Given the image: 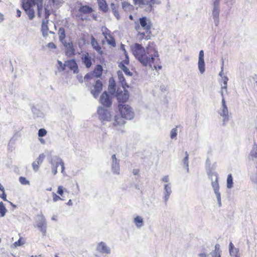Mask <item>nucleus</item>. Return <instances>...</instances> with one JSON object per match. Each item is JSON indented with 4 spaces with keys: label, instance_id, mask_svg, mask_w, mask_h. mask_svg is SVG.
Instances as JSON below:
<instances>
[{
    "label": "nucleus",
    "instance_id": "obj_34",
    "mask_svg": "<svg viewBox=\"0 0 257 257\" xmlns=\"http://www.w3.org/2000/svg\"><path fill=\"white\" fill-rule=\"evenodd\" d=\"M7 212V209H6L4 203L3 202H0V217H4Z\"/></svg>",
    "mask_w": 257,
    "mask_h": 257
},
{
    "label": "nucleus",
    "instance_id": "obj_6",
    "mask_svg": "<svg viewBox=\"0 0 257 257\" xmlns=\"http://www.w3.org/2000/svg\"><path fill=\"white\" fill-rule=\"evenodd\" d=\"M152 2L153 0H133V3L135 6L148 13L153 10Z\"/></svg>",
    "mask_w": 257,
    "mask_h": 257
},
{
    "label": "nucleus",
    "instance_id": "obj_51",
    "mask_svg": "<svg viewBox=\"0 0 257 257\" xmlns=\"http://www.w3.org/2000/svg\"><path fill=\"white\" fill-rule=\"evenodd\" d=\"M204 51L203 50H200L199 53L198 60L204 59Z\"/></svg>",
    "mask_w": 257,
    "mask_h": 257
},
{
    "label": "nucleus",
    "instance_id": "obj_53",
    "mask_svg": "<svg viewBox=\"0 0 257 257\" xmlns=\"http://www.w3.org/2000/svg\"><path fill=\"white\" fill-rule=\"evenodd\" d=\"M124 55L125 56V59L124 60V62L125 64H127L129 63L128 56L126 53V50H124Z\"/></svg>",
    "mask_w": 257,
    "mask_h": 257
},
{
    "label": "nucleus",
    "instance_id": "obj_56",
    "mask_svg": "<svg viewBox=\"0 0 257 257\" xmlns=\"http://www.w3.org/2000/svg\"><path fill=\"white\" fill-rule=\"evenodd\" d=\"M0 197L2 198L4 201H8L7 199V195L5 192V191L3 192L2 194L0 195Z\"/></svg>",
    "mask_w": 257,
    "mask_h": 257
},
{
    "label": "nucleus",
    "instance_id": "obj_24",
    "mask_svg": "<svg viewBox=\"0 0 257 257\" xmlns=\"http://www.w3.org/2000/svg\"><path fill=\"white\" fill-rule=\"evenodd\" d=\"M100 9L104 12L108 11V6L105 0H97Z\"/></svg>",
    "mask_w": 257,
    "mask_h": 257
},
{
    "label": "nucleus",
    "instance_id": "obj_19",
    "mask_svg": "<svg viewBox=\"0 0 257 257\" xmlns=\"http://www.w3.org/2000/svg\"><path fill=\"white\" fill-rule=\"evenodd\" d=\"M136 228L140 229L144 225V221L143 218L139 215L137 216L134 218L133 221Z\"/></svg>",
    "mask_w": 257,
    "mask_h": 257
},
{
    "label": "nucleus",
    "instance_id": "obj_40",
    "mask_svg": "<svg viewBox=\"0 0 257 257\" xmlns=\"http://www.w3.org/2000/svg\"><path fill=\"white\" fill-rule=\"evenodd\" d=\"M101 31L102 32V34L104 36L105 38H107V37H109V36H110L109 33V30L106 27H102Z\"/></svg>",
    "mask_w": 257,
    "mask_h": 257
},
{
    "label": "nucleus",
    "instance_id": "obj_55",
    "mask_svg": "<svg viewBox=\"0 0 257 257\" xmlns=\"http://www.w3.org/2000/svg\"><path fill=\"white\" fill-rule=\"evenodd\" d=\"M109 86L111 89L114 88V87L115 86V84H114V82L113 79L112 80H111V79L109 80Z\"/></svg>",
    "mask_w": 257,
    "mask_h": 257
},
{
    "label": "nucleus",
    "instance_id": "obj_54",
    "mask_svg": "<svg viewBox=\"0 0 257 257\" xmlns=\"http://www.w3.org/2000/svg\"><path fill=\"white\" fill-rule=\"evenodd\" d=\"M112 12H113L114 16L116 17V18L117 20H119L120 19V16H119L118 12L117 10H115V11H113Z\"/></svg>",
    "mask_w": 257,
    "mask_h": 257
},
{
    "label": "nucleus",
    "instance_id": "obj_47",
    "mask_svg": "<svg viewBox=\"0 0 257 257\" xmlns=\"http://www.w3.org/2000/svg\"><path fill=\"white\" fill-rule=\"evenodd\" d=\"M40 164H38L37 161H35L32 163V167L35 172H37L39 169V165Z\"/></svg>",
    "mask_w": 257,
    "mask_h": 257
},
{
    "label": "nucleus",
    "instance_id": "obj_46",
    "mask_svg": "<svg viewBox=\"0 0 257 257\" xmlns=\"http://www.w3.org/2000/svg\"><path fill=\"white\" fill-rule=\"evenodd\" d=\"M238 252V249L236 248L229 249V253L232 256L237 255Z\"/></svg>",
    "mask_w": 257,
    "mask_h": 257
},
{
    "label": "nucleus",
    "instance_id": "obj_1",
    "mask_svg": "<svg viewBox=\"0 0 257 257\" xmlns=\"http://www.w3.org/2000/svg\"><path fill=\"white\" fill-rule=\"evenodd\" d=\"M22 7L30 20H33L35 17V11L37 10L39 17L44 14L45 20H43L41 31L44 37L48 36L49 17L52 12V5L54 0H21Z\"/></svg>",
    "mask_w": 257,
    "mask_h": 257
},
{
    "label": "nucleus",
    "instance_id": "obj_43",
    "mask_svg": "<svg viewBox=\"0 0 257 257\" xmlns=\"http://www.w3.org/2000/svg\"><path fill=\"white\" fill-rule=\"evenodd\" d=\"M177 135V128H173L171 131L170 138L172 139H176Z\"/></svg>",
    "mask_w": 257,
    "mask_h": 257
},
{
    "label": "nucleus",
    "instance_id": "obj_25",
    "mask_svg": "<svg viewBox=\"0 0 257 257\" xmlns=\"http://www.w3.org/2000/svg\"><path fill=\"white\" fill-rule=\"evenodd\" d=\"M228 81V78L226 76H223V77H222L220 81V83H223V85H221V89H224L226 92H227V84Z\"/></svg>",
    "mask_w": 257,
    "mask_h": 257
},
{
    "label": "nucleus",
    "instance_id": "obj_3",
    "mask_svg": "<svg viewBox=\"0 0 257 257\" xmlns=\"http://www.w3.org/2000/svg\"><path fill=\"white\" fill-rule=\"evenodd\" d=\"M118 107L121 116L115 115L112 123V125L116 128H118V127H121L125 124V121L123 118L130 120L133 119L135 116L133 108L128 105L119 104Z\"/></svg>",
    "mask_w": 257,
    "mask_h": 257
},
{
    "label": "nucleus",
    "instance_id": "obj_10",
    "mask_svg": "<svg viewBox=\"0 0 257 257\" xmlns=\"http://www.w3.org/2000/svg\"><path fill=\"white\" fill-rule=\"evenodd\" d=\"M172 192L170 183L164 185L163 195L162 197L163 201L165 205H167L170 196Z\"/></svg>",
    "mask_w": 257,
    "mask_h": 257
},
{
    "label": "nucleus",
    "instance_id": "obj_12",
    "mask_svg": "<svg viewBox=\"0 0 257 257\" xmlns=\"http://www.w3.org/2000/svg\"><path fill=\"white\" fill-rule=\"evenodd\" d=\"M99 101L102 105L106 107H110L112 104L109 96L106 91L103 92L101 95Z\"/></svg>",
    "mask_w": 257,
    "mask_h": 257
},
{
    "label": "nucleus",
    "instance_id": "obj_11",
    "mask_svg": "<svg viewBox=\"0 0 257 257\" xmlns=\"http://www.w3.org/2000/svg\"><path fill=\"white\" fill-rule=\"evenodd\" d=\"M96 250L98 252L102 254H110L111 253L110 247L103 241L100 242L96 246Z\"/></svg>",
    "mask_w": 257,
    "mask_h": 257
},
{
    "label": "nucleus",
    "instance_id": "obj_60",
    "mask_svg": "<svg viewBox=\"0 0 257 257\" xmlns=\"http://www.w3.org/2000/svg\"><path fill=\"white\" fill-rule=\"evenodd\" d=\"M161 2L160 1H159V0H153L152 6H153V5H155V4L160 5V4H161Z\"/></svg>",
    "mask_w": 257,
    "mask_h": 257
},
{
    "label": "nucleus",
    "instance_id": "obj_16",
    "mask_svg": "<svg viewBox=\"0 0 257 257\" xmlns=\"http://www.w3.org/2000/svg\"><path fill=\"white\" fill-rule=\"evenodd\" d=\"M123 91L117 93V99L118 102L123 103L126 102L129 97V94L127 90H124V87L123 88Z\"/></svg>",
    "mask_w": 257,
    "mask_h": 257
},
{
    "label": "nucleus",
    "instance_id": "obj_41",
    "mask_svg": "<svg viewBox=\"0 0 257 257\" xmlns=\"http://www.w3.org/2000/svg\"><path fill=\"white\" fill-rule=\"evenodd\" d=\"M107 43L112 46H115V42L114 39L111 36L107 37V38H105Z\"/></svg>",
    "mask_w": 257,
    "mask_h": 257
},
{
    "label": "nucleus",
    "instance_id": "obj_4",
    "mask_svg": "<svg viewBox=\"0 0 257 257\" xmlns=\"http://www.w3.org/2000/svg\"><path fill=\"white\" fill-rule=\"evenodd\" d=\"M98 119L103 124L111 121L113 116L110 110L103 106H98L97 110Z\"/></svg>",
    "mask_w": 257,
    "mask_h": 257
},
{
    "label": "nucleus",
    "instance_id": "obj_8",
    "mask_svg": "<svg viewBox=\"0 0 257 257\" xmlns=\"http://www.w3.org/2000/svg\"><path fill=\"white\" fill-rule=\"evenodd\" d=\"M46 223L45 217L42 213L37 216V226L43 235L46 233Z\"/></svg>",
    "mask_w": 257,
    "mask_h": 257
},
{
    "label": "nucleus",
    "instance_id": "obj_29",
    "mask_svg": "<svg viewBox=\"0 0 257 257\" xmlns=\"http://www.w3.org/2000/svg\"><path fill=\"white\" fill-rule=\"evenodd\" d=\"M249 159L254 161L257 158V146L256 145L253 146L251 151L249 154Z\"/></svg>",
    "mask_w": 257,
    "mask_h": 257
},
{
    "label": "nucleus",
    "instance_id": "obj_23",
    "mask_svg": "<svg viewBox=\"0 0 257 257\" xmlns=\"http://www.w3.org/2000/svg\"><path fill=\"white\" fill-rule=\"evenodd\" d=\"M78 11L83 14H90L93 11V9L87 6H83L79 7Z\"/></svg>",
    "mask_w": 257,
    "mask_h": 257
},
{
    "label": "nucleus",
    "instance_id": "obj_31",
    "mask_svg": "<svg viewBox=\"0 0 257 257\" xmlns=\"http://www.w3.org/2000/svg\"><path fill=\"white\" fill-rule=\"evenodd\" d=\"M233 177L231 174L228 175L226 180V187L228 189H231L233 187Z\"/></svg>",
    "mask_w": 257,
    "mask_h": 257
},
{
    "label": "nucleus",
    "instance_id": "obj_7",
    "mask_svg": "<svg viewBox=\"0 0 257 257\" xmlns=\"http://www.w3.org/2000/svg\"><path fill=\"white\" fill-rule=\"evenodd\" d=\"M49 163L51 165V169L53 174L55 175L57 173V168L63 162L62 160L57 156L52 157L49 160Z\"/></svg>",
    "mask_w": 257,
    "mask_h": 257
},
{
    "label": "nucleus",
    "instance_id": "obj_49",
    "mask_svg": "<svg viewBox=\"0 0 257 257\" xmlns=\"http://www.w3.org/2000/svg\"><path fill=\"white\" fill-rule=\"evenodd\" d=\"M52 196H53V200L54 202H57L59 200H62V199L60 197L57 195L55 193H53Z\"/></svg>",
    "mask_w": 257,
    "mask_h": 257
},
{
    "label": "nucleus",
    "instance_id": "obj_2",
    "mask_svg": "<svg viewBox=\"0 0 257 257\" xmlns=\"http://www.w3.org/2000/svg\"><path fill=\"white\" fill-rule=\"evenodd\" d=\"M131 48L134 56L144 66L151 67L156 61L160 60L158 51L153 43H149L146 48L135 43Z\"/></svg>",
    "mask_w": 257,
    "mask_h": 257
},
{
    "label": "nucleus",
    "instance_id": "obj_44",
    "mask_svg": "<svg viewBox=\"0 0 257 257\" xmlns=\"http://www.w3.org/2000/svg\"><path fill=\"white\" fill-rule=\"evenodd\" d=\"M47 131L44 128H40L38 131V136L39 137H43L46 135L47 134Z\"/></svg>",
    "mask_w": 257,
    "mask_h": 257
},
{
    "label": "nucleus",
    "instance_id": "obj_36",
    "mask_svg": "<svg viewBox=\"0 0 257 257\" xmlns=\"http://www.w3.org/2000/svg\"><path fill=\"white\" fill-rule=\"evenodd\" d=\"M220 1L213 0L212 11H220Z\"/></svg>",
    "mask_w": 257,
    "mask_h": 257
},
{
    "label": "nucleus",
    "instance_id": "obj_37",
    "mask_svg": "<svg viewBox=\"0 0 257 257\" xmlns=\"http://www.w3.org/2000/svg\"><path fill=\"white\" fill-rule=\"evenodd\" d=\"M66 67V62L64 64H63L61 61H57V67L59 71H63L64 70H65Z\"/></svg>",
    "mask_w": 257,
    "mask_h": 257
},
{
    "label": "nucleus",
    "instance_id": "obj_17",
    "mask_svg": "<svg viewBox=\"0 0 257 257\" xmlns=\"http://www.w3.org/2000/svg\"><path fill=\"white\" fill-rule=\"evenodd\" d=\"M66 65L71 70L73 71L74 73L78 72V68L75 60L72 59L66 61Z\"/></svg>",
    "mask_w": 257,
    "mask_h": 257
},
{
    "label": "nucleus",
    "instance_id": "obj_20",
    "mask_svg": "<svg viewBox=\"0 0 257 257\" xmlns=\"http://www.w3.org/2000/svg\"><path fill=\"white\" fill-rule=\"evenodd\" d=\"M82 61L87 68H89L91 66V58L89 57L88 53L82 55Z\"/></svg>",
    "mask_w": 257,
    "mask_h": 257
},
{
    "label": "nucleus",
    "instance_id": "obj_9",
    "mask_svg": "<svg viewBox=\"0 0 257 257\" xmlns=\"http://www.w3.org/2000/svg\"><path fill=\"white\" fill-rule=\"evenodd\" d=\"M111 171L113 174L118 175L120 172L119 160L117 159L115 154L111 156Z\"/></svg>",
    "mask_w": 257,
    "mask_h": 257
},
{
    "label": "nucleus",
    "instance_id": "obj_15",
    "mask_svg": "<svg viewBox=\"0 0 257 257\" xmlns=\"http://www.w3.org/2000/svg\"><path fill=\"white\" fill-rule=\"evenodd\" d=\"M219 114L222 117L223 124L224 125L226 124L229 119L227 107H221L219 111Z\"/></svg>",
    "mask_w": 257,
    "mask_h": 257
},
{
    "label": "nucleus",
    "instance_id": "obj_48",
    "mask_svg": "<svg viewBox=\"0 0 257 257\" xmlns=\"http://www.w3.org/2000/svg\"><path fill=\"white\" fill-rule=\"evenodd\" d=\"M161 181L163 183H170V177L168 175L164 176L161 179Z\"/></svg>",
    "mask_w": 257,
    "mask_h": 257
},
{
    "label": "nucleus",
    "instance_id": "obj_27",
    "mask_svg": "<svg viewBox=\"0 0 257 257\" xmlns=\"http://www.w3.org/2000/svg\"><path fill=\"white\" fill-rule=\"evenodd\" d=\"M198 67L200 73L203 74L205 70L204 59L198 60Z\"/></svg>",
    "mask_w": 257,
    "mask_h": 257
},
{
    "label": "nucleus",
    "instance_id": "obj_5",
    "mask_svg": "<svg viewBox=\"0 0 257 257\" xmlns=\"http://www.w3.org/2000/svg\"><path fill=\"white\" fill-rule=\"evenodd\" d=\"M208 175H209V177H212L214 175L215 176V181H213L212 178H211L212 183L211 185L212 186V188L213 189L214 193L216 195V197L217 198V202L218 206L219 207L221 206V194L219 192V186L218 182V176L217 174L215 173L212 172H207Z\"/></svg>",
    "mask_w": 257,
    "mask_h": 257
},
{
    "label": "nucleus",
    "instance_id": "obj_21",
    "mask_svg": "<svg viewBox=\"0 0 257 257\" xmlns=\"http://www.w3.org/2000/svg\"><path fill=\"white\" fill-rule=\"evenodd\" d=\"M91 44L93 48L95 49L97 52L100 54L102 53L100 46L99 45L98 42L93 36H92L91 38Z\"/></svg>",
    "mask_w": 257,
    "mask_h": 257
},
{
    "label": "nucleus",
    "instance_id": "obj_33",
    "mask_svg": "<svg viewBox=\"0 0 257 257\" xmlns=\"http://www.w3.org/2000/svg\"><path fill=\"white\" fill-rule=\"evenodd\" d=\"M102 68L100 65L96 66L95 70H94V74L97 77H99L102 74Z\"/></svg>",
    "mask_w": 257,
    "mask_h": 257
},
{
    "label": "nucleus",
    "instance_id": "obj_22",
    "mask_svg": "<svg viewBox=\"0 0 257 257\" xmlns=\"http://www.w3.org/2000/svg\"><path fill=\"white\" fill-rule=\"evenodd\" d=\"M220 11H212V15L214 20V24L217 26L219 23V16Z\"/></svg>",
    "mask_w": 257,
    "mask_h": 257
},
{
    "label": "nucleus",
    "instance_id": "obj_64",
    "mask_svg": "<svg viewBox=\"0 0 257 257\" xmlns=\"http://www.w3.org/2000/svg\"><path fill=\"white\" fill-rule=\"evenodd\" d=\"M60 166L61 167V173H63L64 172V169H65L64 163H63V162L62 163V164L60 165Z\"/></svg>",
    "mask_w": 257,
    "mask_h": 257
},
{
    "label": "nucleus",
    "instance_id": "obj_30",
    "mask_svg": "<svg viewBox=\"0 0 257 257\" xmlns=\"http://www.w3.org/2000/svg\"><path fill=\"white\" fill-rule=\"evenodd\" d=\"M118 78L119 82L121 83L122 87H124V86L126 84V82L125 80V78L123 76L122 72L121 71H118L117 72Z\"/></svg>",
    "mask_w": 257,
    "mask_h": 257
},
{
    "label": "nucleus",
    "instance_id": "obj_42",
    "mask_svg": "<svg viewBox=\"0 0 257 257\" xmlns=\"http://www.w3.org/2000/svg\"><path fill=\"white\" fill-rule=\"evenodd\" d=\"M25 241L24 240H23L22 237H20L19 239L16 241L14 244L13 245L15 247H17L21 246L25 243Z\"/></svg>",
    "mask_w": 257,
    "mask_h": 257
},
{
    "label": "nucleus",
    "instance_id": "obj_61",
    "mask_svg": "<svg viewBox=\"0 0 257 257\" xmlns=\"http://www.w3.org/2000/svg\"><path fill=\"white\" fill-rule=\"evenodd\" d=\"M210 254H207L205 253H199L198 254V255L200 256V257H209L210 256Z\"/></svg>",
    "mask_w": 257,
    "mask_h": 257
},
{
    "label": "nucleus",
    "instance_id": "obj_59",
    "mask_svg": "<svg viewBox=\"0 0 257 257\" xmlns=\"http://www.w3.org/2000/svg\"><path fill=\"white\" fill-rule=\"evenodd\" d=\"M76 78L79 82H80V83L83 82V77L81 75H77L76 76Z\"/></svg>",
    "mask_w": 257,
    "mask_h": 257
},
{
    "label": "nucleus",
    "instance_id": "obj_45",
    "mask_svg": "<svg viewBox=\"0 0 257 257\" xmlns=\"http://www.w3.org/2000/svg\"><path fill=\"white\" fill-rule=\"evenodd\" d=\"M45 158V155L44 154H41L38 158L37 159L36 161L38 164L40 165L42 163L43 160Z\"/></svg>",
    "mask_w": 257,
    "mask_h": 257
},
{
    "label": "nucleus",
    "instance_id": "obj_50",
    "mask_svg": "<svg viewBox=\"0 0 257 257\" xmlns=\"http://www.w3.org/2000/svg\"><path fill=\"white\" fill-rule=\"evenodd\" d=\"M63 192H64V191H63V190L62 186H59L58 187L57 193H58L61 196H62L63 194Z\"/></svg>",
    "mask_w": 257,
    "mask_h": 257
},
{
    "label": "nucleus",
    "instance_id": "obj_32",
    "mask_svg": "<svg viewBox=\"0 0 257 257\" xmlns=\"http://www.w3.org/2000/svg\"><path fill=\"white\" fill-rule=\"evenodd\" d=\"M211 257H221L219 247L218 244L215 246V250L210 253Z\"/></svg>",
    "mask_w": 257,
    "mask_h": 257
},
{
    "label": "nucleus",
    "instance_id": "obj_62",
    "mask_svg": "<svg viewBox=\"0 0 257 257\" xmlns=\"http://www.w3.org/2000/svg\"><path fill=\"white\" fill-rule=\"evenodd\" d=\"M110 8L112 9V12L113 11H115L116 10V6L113 3H111L110 5Z\"/></svg>",
    "mask_w": 257,
    "mask_h": 257
},
{
    "label": "nucleus",
    "instance_id": "obj_39",
    "mask_svg": "<svg viewBox=\"0 0 257 257\" xmlns=\"http://www.w3.org/2000/svg\"><path fill=\"white\" fill-rule=\"evenodd\" d=\"M19 182H20V183L22 185H30V181L27 180L26 179V177H19Z\"/></svg>",
    "mask_w": 257,
    "mask_h": 257
},
{
    "label": "nucleus",
    "instance_id": "obj_38",
    "mask_svg": "<svg viewBox=\"0 0 257 257\" xmlns=\"http://www.w3.org/2000/svg\"><path fill=\"white\" fill-rule=\"evenodd\" d=\"M183 162L185 166L186 170L189 172V154L187 152H185V157L183 159Z\"/></svg>",
    "mask_w": 257,
    "mask_h": 257
},
{
    "label": "nucleus",
    "instance_id": "obj_52",
    "mask_svg": "<svg viewBox=\"0 0 257 257\" xmlns=\"http://www.w3.org/2000/svg\"><path fill=\"white\" fill-rule=\"evenodd\" d=\"M47 47L50 49H55L56 48L55 44L52 42L49 43L47 45Z\"/></svg>",
    "mask_w": 257,
    "mask_h": 257
},
{
    "label": "nucleus",
    "instance_id": "obj_13",
    "mask_svg": "<svg viewBox=\"0 0 257 257\" xmlns=\"http://www.w3.org/2000/svg\"><path fill=\"white\" fill-rule=\"evenodd\" d=\"M102 89V84L99 80L96 81L95 84L93 86V88L91 90V93L96 98L98 96V95Z\"/></svg>",
    "mask_w": 257,
    "mask_h": 257
},
{
    "label": "nucleus",
    "instance_id": "obj_57",
    "mask_svg": "<svg viewBox=\"0 0 257 257\" xmlns=\"http://www.w3.org/2000/svg\"><path fill=\"white\" fill-rule=\"evenodd\" d=\"M221 104H222V105H221V107H227L224 97H223V98H222Z\"/></svg>",
    "mask_w": 257,
    "mask_h": 257
},
{
    "label": "nucleus",
    "instance_id": "obj_14",
    "mask_svg": "<svg viewBox=\"0 0 257 257\" xmlns=\"http://www.w3.org/2000/svg\"><path fill=\"white\" fill-rule=\"evenodd\" d=\"M140 24L142 28L147 32H149L151 28L152 24L150 19L144 17L140 18Z\"/></svg>",
    "mask_w": 257,
    "mask_h": 257
},
{
    "label": "nucleus",
    "instance_id": "obj_35",
    "mask_svg": "<svg viewBox=\"0 0 257 257\" xmlns=\"http://www.w3.org/2000/svg\"><path fill=\"white\" fill-rule=\"evenodd\" d=\"M118 66L121 70H123L126 75L128 76L132 75V73L128 68H127L122 63H120Z\"/></svg>",
    "mask_w": 257,
    "mask_h": 257
},
{
    "label": "nucleus",
    "instance_id": "obj_18",
    "mask_svg": "<svg viewBox=\"0 0 257 257\" xmlns=\"http://www.w3.org/2000/svg\"><path fill=\"white\" fill-rule=\"evenodd\" d=\"M66 48V54L68 56H71L74 54V49L72 43H66L65 41L62 43Z\"/></svg>",
    "mask_w": 257,
    "mask_h": 257
},
{
    "label": "nucleus",
    "instance_id": "obj_63",
    "mask_svg": "<svg viewBox=\"0 0 257 257\" xmlns=\"http://www.w3.org/2000/svg\"><path fill=\"white\" fill-rule=\"evenodd\" d=\"M219 75L222 78L223 77V66L221 68V71L219 73Z\"/></svg>",
    "mask_w": 257,
    "mask_h": 257
},
{
    "label": "nucleus",
    "instance_id": "obj_58",
    "mask_svg": "<svg viewBox=\"0 0 257 257\" xmlns=\"http://www.w3.org/2000/svg\"><path fill=\"white\" fill-rule=\"evenodd\" d=\"M92 74H87L85 75V76H84V79L85 80H87V79H91L92 78Z\"/></svg>",
    "mask_w": 257,
    "mask_h": 257
},
{
    "label": "nucleus",
    "instance_id": "obj_26",
    "mask_svg": "<svg viewBox=\"0 0 257 257\" xmlns=\"http://www.w3.org/2000/svg\"><path fill=\"white\" fill-rule=\"evenodd\" d=\"M122 7L123 10L125 12H130L134 9L133 6L126 2L122 3Z\"/></svg>",
    "mask_w": 257,
    "mask_h": 257
},
{
    "label": "nucleus",
    "instance_id": "obj_28",
    "mask_svg": "<svg viewBox=\"0 0 257 257\" xmlns=\"http://www.w3.org/2000/svg\"><path fill=\"white\" fill-rule=\"evenodd\" d=\"M58 35H59V38L60 41L62 43H64V42H65L64 39L65 38L66 35H65V31L63 28L61 27L59 29Z\"/></svg>",
    "mask_w": 257,
    "mask_h": 257
}]
</instances>
